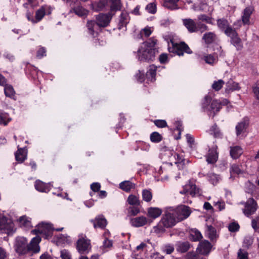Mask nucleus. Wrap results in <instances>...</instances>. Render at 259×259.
I'll use <instances>...</instances> for the list:
<instances>
[{
    "label": "nucleus",
    "mask_w": 259,
    "mask_h": 259,
    "mask_svg": "<svg viewBox=\"0 0 259 259\" xmlns=\"http://www.w3.org/2000/svg\"><path fill=\"white\" fill-rule=\"evenodd\" d=\"M231 44L235 46L237 50H240L243 48V45L241 39L239 37L238 34L236 36L231 38Z\"/></svg>",
    "instance_id": "nucleus-34"
},
{
    "label": "nucleus",
    "mask_w": 259,
    "mask_h": 259,
    "mask_svg": "<svg viewBox=\"0 0 259 259\" xmlns=\"http://www.w3.org/2000/svg\"><path fill=\"white\" fill-rule=\"evenodd\" d=\"M179 0H163V6L169 9L175 10L178 9L177 3Z\"/></svg>",
    "instance_id": "nucleus-31"
},
{
    "label": "nucleus",
    "mask_w": 259,
    "mask_h": 259,
    "mask_svg": "<svg viewBox=\"0 0 259 259\" xmlns=\"http://www.w3.org/2000/svg\"><path fill=\"white\" fill-rule=\"evenodd\" d=\"M107 0H99L98 2L92 4V9L95 11H102L107 5Z\"/></svg>",
    "instance_id": "nucleus-23"
},
{
    "label": "nucleus",
    "mask_w": 259,
    "mask_h": 259,
    "mask_svg": "<svg viewBox=\"0 0 259 259\" xmlns=\"http://www.w3.org/2000/svg\"><path fill=\"white\" fill-rule=\"evenodd\" d=\"M143 200L146 202H149L152 198V192L148 190L144 189L142 191Z\"/></svg>",
    "instance_id": "nucleus-42"
},
{
    "label": "nucleus",
    "mask_w": 259,
    "mask_h": 259,
    "mask_svg": "<svg viewBox=\"0 0 259 259\" xmlns=\"http://www.w3.org/2000/svg\"><path fill=\"white\" fill-rule=\"evenodd\" d=\"M101 188V185L99 183H93L91 185V189L94 192H99Z\"/></svg>",
    "instance_id": "nucleus-62"
},
{
    "label": "nucleus",
    "mask_w": 259,
    "mask_h": 259,
    "mask_svg": "<svg viewBox=\"0 0 259 259\" xmlns=\"http://www.w3.org/2000/svg\"><path fill=\"white\" fill-rule=\"evenodd\" d=\"M237 259H248V253L245 250L240 249L237 253Z\"/></svg>",
    "instance_id": "nucleus-54"
},
{
    "label": "nucleus",
    "mask_w": 259,
    "mask_h": 259,
    "mask_svg": "<svg viewBox=\"0 0 259 259\" xmlns=\"http://www.w3.org/2000/svg\"><path fill=\"white\" fill-rule=\"evenodd\" d=\"M249 125V120L247 118H243L238 122L235 127L236 135L237 137H240L245 133Z\"/></svg>",
    "instance_id": "nucleus-14"
},
{
    "label": "nucleus",
    "mask_w": 259,
    "mask_h": 259,
    "mask_svg": "<svg viewBox=\"0 0 259 259\" xmlns=\"http://www.w3.org/2000/svg\"><path fill=\"white\" fill-rule=\"evenodd\" d=\"M256 209V202L252 198H250L247 200L246 202L244 203V208L243 209V212L246 216L248 217L254 213Z\"/></svg>",
    "instance_id": "nucleus-10"
},
{
    "label": "nucleus",
    "mask_w": 259,
    "mask_h": 259,
    "mask_svg": "<svg viewBox=\"0 0 259 259\" xmlns=\"http://www.w3.org/2000/svg\"><path fill=\"white\" fill-rule=\"evenodd\" d=\"M140 212V210L136 207H131L129 208V213L132 215H136Z\"/></svg>",
    "instance_id": "nucleus-63"
},
{
    "label": "nucleus",
    "mask_w": 259,
    "mask_h": 259,
    "mask_svg": "<svg viewBox=\"0 0 259 259\" xmlns=\"http://www.w3.org/2000/svg\"><path fill=\"white\" fill-rule=\"evenodd\" d=\"M217 23L219 28L223 30H224L230 25L228 21L224 18L218 19L217 20Z\"/></svg>",
    "instance_id": "nucleus-36"
},
{
    "label": "nucleus",
    "mask_w": 259,
    "mask_h": 259,
    "mask_svg": "<svg viewBox=\"0 0 259 259\" xmlns=\"http://www.w3.org/2000/svg\"><path fill=\"white\" fill-rule=\"evenodd\" d=\"M111 6L110 10L111 11H119L121 9L122 5L120 0H110Z\"/></svg>",
    "instance_id": "nucleus-35"
},
{
    "label": "nucleus",
    "mask_w": 259,
    "mask_h": 259,
    "mask_svg": "<svg viewBox=\"0 0 259 259\" xmlns=\"http://www.w3.org/2000/svg\"><path fill=\"white\" fill-rule=\"evenodd\" d=\"M226 90L228 91H233L234 90H239L240 87L239 84L233 80L229 81L226 84Z\"/></svg>",
    "instance_id": "nucleus-39"
},
{
    "label": "nucleus",
    "mask_w": 259,
    "mask_h": 259,
    "mask_svg": "<svg viewBox=\"0 0 259 259\" xmlns=\"http://www.w3.org/2000/svg\"><path fill=\"white\" fill-rule=\"evenodd\" d=\"M113 16L111 13L107 14L101 13L96 16V19L97 24L100 27H105L107 26Z\"/></svg>",
    "instance_id": "nucleus-11"
},
{
    "label": "nucleus",
    "mask_w": 259,
    "mask_h": 259,
    "mask_svg": "<svg viewBox=\"0 0 259 259\" xmlns=\"http://www.w3.org/2000/svg\"><path fill=\"white\" fill-rule=\"evenodd\" d=\"M211 247V244L208 241L204 240L199 243L197 249L200 253L206 255L210 251Z\"/></svg>",
    "instance_id": "nucleus-17"
},
{
    "label": "nucleus",
    "mask_w": 259,
    "mask_h": 259,
    "mask_svg": "<svg viewBox=\"0 0 259 259\" xmlns=\"http://www.w3.org/2000/svg\"><path fill=\"white\" fill-rule=\"evenodd\" d=\"M157 70V67L152 64L149 66L148 71L146 72V75L149 77H151L152 79L154 78L156 75Z\"/></svg>",
    "instance_id": "nucleus-41"
},
{
    "label": "nucleus",
    "mask_w": 259,
    "mask_h": 259,
    "mask_svg": "<svg viewBox=\"0 0 259 259\" xmlns=\"http://www.w3.org/2000/svg\"><path fill=\"white\" fill-rule=\"evenodd\" d=\"M157 39L154 37L150 38L141 45L137 51V57L140 61H153L158 51L155 48Z\"/></svg>",
    "instance_id": "nucleus-2"
},
{
    "label": "nucleus",
    "mask_w": 259,
    "mask_h": 259,
    "mask_svg": "<svg viewBox=\"0 0 259 259\" xmlns=\"http://www.w3.org/2000/svg\"><path fill=\"white\" fill-rule=\"evenodd\" d=\"M211 98L208 96H206L202 102V108L204 111H207L210 110L209 106L210 105V101Z\"/></svg>",
    "instance_id": "nucleus-37"
},
{
    "label": "nucleus",
    "mask_w": 259,
    "mask_h": 259,
    "mask_svg": "<svg viewBox=\"0 0 259 259\" xmlns=\"http://www.w3.org/2000/svg\"><path fill=\"white\" fill-rule=\"evenodd\" d=\"M217 149V146H215L209 149L206 157V160L208 163H213L216 162L218 158Z\"/></svg>",
    "instance_id": "nucleus-20"
},
{
    "label": "nucleus",
    "mask_w": 259,
    "mask_h": 259,
    "mask_svg": "<svg viewBox=\"0 0 259 259\" xmlns=\"http://www.w3.org/2000/svg\"><path fill=\"white\" fill-rule=\"evenodd\" d=\"M0 230L7 234L13 233L15 230L13 222L0 215Z\"/></svg>",
    "instance_id": "nucleus-8"
},
{
    "label": "nucleus",
    "mask_w": 259,
    "mask_h": 259,
    "mask_svg": "<svg viewBox=\"0 0 259 259\" xmlns=\"http://www.w3.org/2000/svg\"><path fill=\"white\" fill-rule=\"evenodd\" d=\"M165 155H167L169 158V160H172L174 158L176 159V156L177 157L178 161L175 162L176 163L177 162H181L182 161L183 159L180 157V155L178 154H177L175 152H172V151H167Z\"/></svg>",
    "instance_id": "nucleus-47"
},
{
    "label": "nucleus",
    "mask_w": 259,
    "mask_h": 259,
    "mask_svg": "<svg viewBox=\"0 0 259 259\" xmlns=\"http://www.w3.org/2000/svg\"><path fill=\"white\" fill-rule=\"evenodd\" d=\"M146 10L149 13L154 14L156 12V5L153 3H150L146 6Z\"/></svg>",
    "instance_id": "nucleus-57"
},
{
    "label": "nucleus",
    "mask_w": 259,
    "mask_h": 259,
    "mask_svg": "<svg viewBox=\"0 0 259 259\" xmlns=\"http://www.w3.org/2000/svg\"><path fill=\"white\" fill-rule=\"evenodd\" d=\"M45 56H46V49L44 47L40 48L37 52L36 57L39 59H41Z\"/></svg>",
    "instance_id": "nucleus-59"
},
{
    "label": "nucleus",
    "mask_w": 259,
    "mask_h": 259,
    "mask_svg": "<svg viewBox=\"0 0 259 259\" xmlns=\"http://www.w3.org/2000/svg\"><path fill=\"white\" fill-rule=\"evenodd\" d=\"M182 194H190L194 196L195 195H200L201 190L197 188L195 185L188 184L185 186L183 190L180 192Z\"/></svg>",
    "instance_id": "nucleus-13"
},
{
    "label": "nucleus",
    "mask_w": 259,
    "mask_h": 259,
    "mask_svg": "<svg viewBox=\"0 0 259 259\" xmlns=\"http://www.w3.org/2000/svg\"><path fill=\"white\" fill-rule=\"evenodd\" d=\"M130 17L126 13L122 12L119 18L118 28L121 29L129 22Z\"/></svg>",
    "instance_id": "nucleus-25"
},
{
    "label": "nucleus",
    "mask_w": 259,
    "mask_h": 259,
    "mask_svg": "<svg viewBox=\"0 0 259 259\" xmlns=\"http://www.w3.org/2000/svg\"><path fill=\"white\" fill-rule=\"evenodd\" d=\"M243 153L242 148L239 146H235L230 147V154L233 159L239 158Z\"/></svg>",
    "instance_id": "nucleus-22"
},
{
    "label": "nucleus",
    "mask_w": 259,
    "mask_h": 259,
    "mask_svg": "<svg viewBox=\"0 0 259 259\" xmlns=\"http://www.w3.org/2000/svg\"><path fill=\"white\" fill-rule=\"evenodd\" d=\"M26 158V155L22 149H18L15 153L16 160L20 162H23Z\"/></svg>",
    "instance_id": "nucleus-38"
},
{
    "label": "nucleus",
    "mask_w": 259,
    "mask_h": 259,
    "mask_svg": "<svg viewBox=\"0 0 259 259\" xmlns=\"http://www.w3.org/2000/svg\"><path fill=\"white\" fill-rule=\"evenodd\" d=\"M154 123L156 126L159 128H163L167 126V123L165 120H155Z\"/></svg>",
    "instance_id": "nucleus-56"
},
{
    "label": "nucleus",
    "mask_w": 259,
    "mask_h": 259,
    "mask_svg": "<svg viewBox=\"0 0 259 259\" xmlns=\"http://www.w3.org/2000/svg\"><path fill=\"white\" fill-rule=\"evenodd\" d=\"M162 213V210L157 207H150L148 210V215L150 218L155 219L159 217Z\"/></svg>",
    "instance_id": "nucleus-27"
},
{
    "label": "nucleus",
    "mask_w": 259,
    "mask_h": 259,
    "mask_svg": "<svg viewBox=\"0 0 259 259\" xmlns=\"http://www.w3.org/2000/svg\"><path fill=\"white\" fill-rule=\"evenodd\" d=\"M254 11V8L252 6H248L244 9L241 16L242 21L244 25L249 24L250 16Z\"/></svg>",
    "instance_id": "nucleus-16"
},
{
    "label": "nucleus",
    "mask_w": 259,
    "mask_h": 259,
    "mask_svg": "<svg viewBox=\"0 0 259 259\" xmlns=\"http://www.w3.org/2000/svg\"><path fill=\"white\" fill-rule=\"evenodd\" d=\"M240 226L236 222H232L228 226V229L231 232H235L239 230Z\"/></svg>",
    "instance_id": "nucleus-53"
},
{
    "label": "nucleus",
    "mask_w": 259,
    "mask_h": 259,
    "mask_svg": "<svg viewBox=\"0 0 259 259\" xmlns=\"http://www.w3.org/2000/svg\"><path fill=\"white\" fill-rule=\"evenodd\" d=\"M190 239L193 241H198L202 238L200 232L196 229H192L189 231Z\"/></svg>",
    "instance_id": "nucleus-26"
},
{
    "label": "nucleus",
    "mask_w": 259,
    "mask_h": 259,
    "mask_svg": "<svg viewBox=\"0 0 259 259\" xmlns=\"http://www.w3.org/2000/svg\"><path fill=\"white\" fill-rule=\"evenodd\" d=\"M211 131L213 132V134L214 137L222 138V133L221 132L220 130L219 129V128H218L216 125H214L212 126Z\"/></svg>",
    "instance_id": "nucleus-55"
},
{
    "label": "nucleus",
    "mask_w": 259,
    "mask_h": 259,
    "mask_svg": "<svg viewBox=\"0 0 259 259\" xmlns=\"http://www.w3.org/2000/svg\"><path fill=\"white\" fill-rule=\"evenodd\" d=\"M152 222L150 219H147L145 217L141 216L131 219V225L135 227H142L147 224H150Z\"/></svg>",
    "instance_id": "nucleus-15"
},
{
    "label": "nucleus",
    "mask_w": 259,
    "mask_h": 259,
    "mask_svg": "<svg viewBox=\"0 0 259 259\" xmlns=\"http://www.w3.org/2000/svg\"><path fill=\"white\" fill-rule=\"evenodd\" d=\"M224 31L225 34L230 38L236 36V35L238 34L236 31L234 29L232 28L230 25L226 28Z\"/></svg>",
    "instance_id": "nucleus-44"
},
{
    "label": "nucleus",
    "mask_w": 259,
    "mask_h": 259,
    "mask_svg": "<svg viewBox=\"0 0 259 259\" xmlns=\"http://www.w3.org/2000/svg\"><path fill=\"white\" fill-rule=\"evenodd\" d=\"M209 106L210 110L209 111L213 112L212 117H213L216 113L219 112L222 108V106L227 105L229 101L227 99H224L222 101L217 100H211Z\"/></svg>",
    "instance_id": "nucleus-12"
},
{
    "label": "nucleus",
    "mask_w": 259,
    "mask_h": 259,
    "mask_svg": "<svg viewBox=\"0 0 259 259\" xmlns=\"http://www.w3.org/2000/svg\"><path fill=\"white\" fill-rule=\"evenodd\" d=\"M171 47L169 46L168 50L169 52L176 53L179 56H183L184 53L191 54L192 51L189 46L184 42L180 43H175L174 41L170 40Z\"/></svg>",
    "instance_id": "nucleus-5"
},
{
    "label": "nucleus",
    "mask_w": 259,
    "mask_h": 259,
    "mask_svg": "<svg viewBox=\"0 0 259 259\" xmlns=\"http://www.w3.org/2000/svg\"><path fill=\"white\" fill-rule=\"evenodd\" d=\"M252 90L255 98L259 100V84H254L252 87Z\"/></svg>",
    "instance_id": "nucleus-61"
},
{
    "label": "nucleus",
    "mask_w": 259,
    "mask_h": 259,
    "mask_svg": "<svg viewBox=\"0 0 259 259\" xmlns=\"http://www.w3.org/2000/svg\"><path fill=\"white\" fill-rule=\"evenodd\" d=\"M19 224L21 227L29 228L32 227L29 219L25 215L19 218Z\"/></svg>",
    "instance_id": "nucleus-30"
},
{
    "label": "nucleus",
    "mask_w": 259,
    "mask_h": 259,
    "mask_svg": "<svg viewBox=\"0 0 259 259\" xmlns=\"http://www.w3.org/2000/svg\"><path fill=\"white\" fill-rule=\"evenodd\" d=\"M207 178L208 181L213 185H215L218 183L219 181L220 178L219 177L213 174V173H209L207 175Z\"/></svg>",
    "instance_id": "nucleus-49"
},
{
    "label": "nucleus",
    "mask_w": 259,
    "mask_h": 259,
    "mask_svg": "<svg viewBox=\"0 0 259 259\" xmlns=\"http://www.w3.org/2000/svg\"><path fill=\"white\" fill-rule=\"evenodd\" d=\"M46 15V7L42 6L38 9L35 12V21L36 23L40 21Z\"/></svg>",
    "instance_id": "nucleus-32"
},
{
    "label": "nucleus",
    "mask_w": 259,
    "mask_h": 259,
    "mask_svg": "<svg viewBox=\"0 0 259 259\" xmlns=\"http://www.w3.org/2000/svg\"><path fill=\"white\" fill-rule=\"evenodd\" d=\"M251 226L255 231L259 228V216L252 220Z\"/></svg>",
    "instance_id": "nucleus-58"
},
{
    "label": "nucleus",
    "mask_w": 259,
    "mask_h": 259,
    "mask_svg": "<svg viewBox=\"0 0 259 259\" xmlns=\"http://www.w3.org/2000/svg\"><path fill=\"white\" fill-rule=\"evenodd\" d=\"M95 228L104 229L107 225V220L103 215H99L94 220H91Z\"/></svg>",
    "instance_id": "nucleus-19"
},
{
    "label": "nucleus",
    "mask_w": 259,
    "mask_h": 259,
    "mask_svg": "<svg viewBox=\"0 0 259 259\" xmlns=\"http://www.w3.org/2000/svg\"><path fill=\"white\" fill-rule=\"evenodd\" d=\"M225 84V82L222 79H219L218 81H214L212 84V88L215 91L220 90Z\"/></svg>",
    "instance_id": "nucleus-46"
},
{
    "label": "nucleus",
    "mask_w": 259,
    "mask_h": 259,
    "mask_svg": "<svg viewBox=\"0 0 259 259\" xmlns=\"http://www.w3.org/2000/svg\"><path fill=\"white\" fill-rule=\"evenodd\" d=\"M218 39L217 35L214 32H206L202 36V40L207 45L215 42Z\"/></svg>",
    "instance_id": "nucleus-18"
},
{
    "label": "nucleus",
    "mask_w": 259,
    "mask_h": 259,
    "mask_svg": "<svg viewBox=\"0 0 259 259\" xmlns=\"http://www.w3.org/2000/svg\"><path fill=\"white\" fill-rule=\"evenodd\" d=\"M162 137L158 133L154 132L150 135V140L152 142L158 143L162 140Z\"/></svg>",
    "instance_id": "nucleus-45"
},
{
    "label": "nucleus",
    "mask_w": 259,
    "mask_h": 259,
    "mask_svg": "<svg viewBox=\"0 0 259 259\" xmlns=\"http://www.w3.org/2000/svg\"><path fill=\"white\" fill-rule=\"evenodd\" d=\"M206 236L211 241L216 240L218 237V235L217 234L216 229L212 226H206Z\"/></svg>",
    "instance_id": "nucleus-24"
},
{
    "label": "nucleus",
    "mask_w": 259,
    "mask_h": 259,
    "mask_svg": "<svg viewBox=\"0 0 259 259\" xmlns=\"http://www.w3.org/2000/svg\"><path fill=\"white\" fill-rule=\"evenodd\" d=\"M135 187V184L129 181H125L119 184V188L125 192H129Z\"/></svg>",
    "instance_id": "nucleus-29"
},
{
    "label": "nucleus",
    "mask_w": 259,
    "mask_h": 259,
    "mask_svg": "<svg viewBox=\"0 0 259 259\" xmlns=\"http://www.w3.org/2000/svg\"><path fill=\"white\" fill-rule=\"evenodd\" d=\"M230 172L231 174H240L242 173V170L240 168L238 164H233L231 165L230 168Z\"/></svg>",
    "instance_id": "nucleus-52"
},
{
    "label": "nucleus",
    "mask_w": 259,
    "mask_h": 259,
    "mask_svg": "<svg viewBox=\"0 0 259 259\" xmlns=\"http://www.w3.org/2000/svg\"><path fill=\"white\" fill-rule=\"evenodd\" d=\"M5 86L4 91L5 95L10 98H13L15 96V91L12 86L6 84Z\"/></svg>",
    "instance_id": "nucleus-40"
},
{
    "label": "nucleus",
    "mask_w": 259,
    "mask_h": 259,
    "mask_svg": "<svg viewBox=\"0 0 259 259\" xmlns=\"http://www.w3.org/2000/svg\"><path fill=\"white\" fill-rule=\"evenodd\" d=\"M152 31L151 28L146 27L141 30V34L144 35L146 37H147L151 35Z\"/></svg>",
    "instance_id": "nucleus-60"
},
{
    "label": "nucleus",
    "mask_w": 259,
    "mask_h": 259,
    "mask_svg": "<svg viewBox=\"0 0 259 259\" xmlns=\"http://www.w3.org/2000/svg\"><path fill=\"white\" fill-rule=\"evenodd\" d=\"M35 189L41 192H46L49 191L48 186L40 181H36L35 183Z\"/></svg>",
    "instance_id": "nucleus-33"
},
{
    "label": "nucleus",
    "mask_w": 259,
    "mask_h": 259,
    "mask_svg": "<svg viewBox=\"0 0 259 259\" xmlns=\"http://www.w3.org/2000/svg\"><path fill=\"white\" fill-rule=\"evenodd\" d=\"M186 259H198V255L194 252H189L187 254Z\"/></svg>",
    "instance_id": "nucleus-64"
},
{
    "label": "nucleus",
    "mask_w": 259,
    "mask_h": 259,
    "mask_svg": "<svg viewBox=\"0 0 259 259\" xmlns=\"http://www.w3.org/2000/svg\"><path fill=\"white\" fill-rule=\"evenodd\" d=\"M74 13L79 16H85L88 14V11L82 7H77L74 9Z\"/></svg>",
    "instance_id": "nucleus-43"
},
{
    "label": "nucleus",
    "mask_w": 259,
    "mask_h": 259,
    "mask_svg": "<svg viewBox=\"0 0 259 259\" xmlns=\"http://www.w3.org/2000/svg\"><path fill=\"white\" fill-rule=\"evenodd\" d=\"M203 60L207 64L213 65L217 62V59L212 55H207L203 57Z\"/></svg>",
    "instance_id": "nucleus-48"
},
{
    "label": "nucleus",
    "mask_w": 259,
    "mask_h": 259,
    "mask_svg": "<svg viewBox=\"0 0 259 259\" xmlns=\"http://www.w3.org/2000/svg\"><path fill=\"white\" fill-rule=\"evenodd\" d=\"M190 247V244L188 241L179 242L177 245V250L182 253L187 251Z\"/></svg>",
    "instance_id": "nucleus-28"
},
{
    "label": "nucleus",
    "mask_w": 259,
    "mask_h": 259,
    "mask_svg": "<svg viewBox=\"0 0 259 259\" xmlns=\"http://www.w3.org/2000/svg\"><path fill=\"white\" fill-rule=\"evenodd\" d=\"M54 228L52 224L50 223H42L39 224L37 228L32 231L35 234H43L45 236V238L48 239L52 235V231Z\"/></svg>",
    "instance_id": "nucleus-6"
},
{
    "label": "nucleus",
    "mask_w": 259,
    "mask_h": 259,
    "mask_svg": "<svg viewBox=\"0 0 259 259\" xmlns=\"http://www.w3.org/2000/svg\"><path fill=\"white\" fill-rule=\"evenodd\" d=\"M40 241L41 238L38 236L33 238L29 243H28L26 238L22 237H17L14 243L15 250L19 255L28 253H31V255H32L33 253H38L40 251L39 243Z\"/></svg>",
    "instance_id": "nucleus-1"
},
{
    "label": "nucleus",
    "mask_w": 259,
    "mask_h": 259,
    "mask_svg": "<svg viewBox=\"0 0 259 259\" xmlns=\"http://www.w3.org/2000/svg\"><path fill=\"white\" fill-rule=\"evenodd\" d=\"M178 222L175 215L173 207L167 208L165 214L163 215L157 226L153 227L154 232L156 233H163L165 228L172 227Z\"/></svg>",
    "instance_id": "nucleus-3"
},
{
    "label": "nucleus",
    "mask_w": 259,
    "mask_h": 259,
    "mask_svg": "<svg viewBox=\"0 0 259 259\" xmlns=\"http://www.w3.org/2000/svg\"><path fill=\"white\" fill-rule=\"evenodd\" d=\"M127 202L131 205H139L140 202L138 198L133 195H130L127 198Z\"/></svg>",
    "instance_id": "nucleus-50"
},
{
    "label": "nucleus",
    "mask_w": 259,
    "mask_h": 259,
    "mask_svg": "<svg viewBox=\"0 0 259 259\" xmlns=\"http://www.w3.org/2000/svg\"><path fill=\"white\" fill-rule=\"evenodd\" d=\"M183 24L190 33L200 31L203 33L208 30V27L201 22H195L194 20L188 18L183 20Z\"/></svg>",
    "instance_id": "nucleus-4"
},
{
    "label": "nucleus",
    "mask_w": 259,
    "mask_h": 259,
    "mask_svg": "<svg viewBox=\"0 0 259 259\" xmlns=\"http://www.w3.org/2000/svg\"><path fill=\"white\" fill-rule=\"evenodd\" d=\"M212 19L211 17H209L205 14H201L198 16V20L199 21V22H205L207 23L212 24Z\"/></svg>",
    "instance_id": "nucleus-51"
},
{
    "label": "nucleus",
    "mask_w": 259,
    "mask_h": 259,
    "mask_svg": "<svg viewBox=\"0 0 259 259\" xmlns=\"http://www.w3.org/2000/svg\"><path fill=\"white\" fill-rule=\"evenodd\" d=\"M175 215L178 222L186 219L191 213L190 208L186 205H180L174 208Z\"/></svg>",
    "instance_id": "nucleus-7"
},
{
    "label": "nucleus",
    "mask_w": 259,
    "mask_h": 259,
    "mask_svg": "<svg viewBox=\"0 0 259 259\" xmlns=\"http://www.w3.org/2000/svg\"><path fill=\"white\" fill-rule=\"evenodd\" d=\"M77 248L81 254L88 253L91 249L90 240L86 237L79 238L77 242Z\"/></svg>",
    "instance_id": "nucleus-9"
},
{
    "label": "nucleus",
    "mask_w": 259,
    "mask_h": 259,
    "mask_svg": "<svg viewBox=\"0 0 259 259\" xmlns=\"http://www.w3.org/2000/svg\"><path fill=\"white\" fill-rule=\"evenodd\" d=\"M98 26L97 24V21L91 20L88 21L87 23V27L88 29L89 33L93 37H97L98 32L96 30V28Z\"/></svg>",
    "instance_id": "nucleus-21"
}]
</instances>
